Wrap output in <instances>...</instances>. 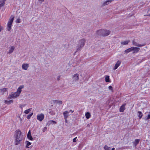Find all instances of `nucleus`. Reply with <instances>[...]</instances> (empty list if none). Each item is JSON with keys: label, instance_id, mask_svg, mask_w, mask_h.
Instances as JSON below:
<instances>
[{"label": "nucleus", "instance_id": "obj_1", "mask_svg": "<svg viewBox=\"0 0 150 150\" xmlns=\"http://www.w3.org/2000/svg\"><path fill=\"white\" fill-rule=\"evenodd\" d=\"M21 132L20 130L16 131L14 135L15 138V144L17 145L20 144V142L22 140V136L21 135Z\"/></svg>", "mask_w": 150, "mask_h": 150}, {"label": "nucleus", "instance_id": "obj_2", "mask_svg": "<svg viewBox=\"0 0 150 150\" xmlns=\"http://www.w3.org/2000/svg\"><path fill=\"white\" fill-rule=\"evenodd\" d=\"M110 33V31L107 30H97L96 34L98 36H105L109 35Z\"/></svg>", "mask_w": 150, "mask_h": 150}, {"label": "nucleus", "instance_id": "obj_3", "mask_svg": "<svg viewBox=\"0 0 150 150\" xmlns=\"http://www.w3.org/2000/svg\"><path fill=\"white\" fill-rule=\"evenodd\" d=\"M86 42V40L84 39L83 38L79 40L78 43L76 46L77 50L75 53L78 51H80Z\"/></svg>", "mask_w": 150, "mask_h": 150}, {"label": "nucleus", "instance_id": "obj_4", "mask_svg": "<svg viewBox=\"0 0 150 150\" xmlns=\"http://www.w3.org/2000/svg\"><path fill=\"white\" fill-rule=\"evenodd\" d=\"M14 18V16L13 15H11L7 23V30L10 31L11 28V25Z\"/></svg>", "mask_w": 150, "mask_h": 150}, {"label": "nucleus", "instance_id": "obj_5", "mask_svg": "<svg viewBox=\"0 0 150 150\" xmlns=\"http://www.w3.org/2000/svg\"><path fill=\"white\" fill-rule=\"evenodd\" d=\"M19 96L18 93H17L16 92L15 93H11V94L8 96V98L9 99H11V98H15L17 97H18Z\"/></svg>", "mask_w": 150, "mask_h": 150}, {"label": "nucleus", "instance_id": "obj_6", "mask_svg": "<svg viewBox=\"0 0 150 150\" xmlns=\"http://www.w3.org/2000/svg\"><path fill=\"white\" fill-rule=\"evenodd\" d=\"M132 45L135 46L141 47L144 46L145 44L144 43L142 44H139L137 42L134 40H133L132 41Z\"/></svg>", "mask_w": 150, "mask_h": 150}, {"label": "nucleus", "instance_id": "obj_7", "mask_svg": "<svg viewBox=\"0 0 150 150\" xmlns=\"http://www.w3.org/2000/svg\"><path fill=\"white\" fill-rule=\"evenodd\" d=\"M44 115L43 114L41 113L40 114H38L37 115V119L40 121H42L44 119Z\"/></svg>", "mask_w": 150, "mask_h": 150}, {"label": "nucleus", "instance_id": "obj_8", "mask_svg": "<svg viewBox=\"0 0 150 150\" xmlns=\"http://www.w3.org/2000/svg\"><path fill=\"white\" fill-rule=\"evenodd\" d=\"M73 81H76L79 79V75L78 74H74L72 76Z\"/></svg>", "mask_w": 150, "mask_h": 150}, {"label": "nucleus", "instance_id": "obj_9", "mask_svg": "<svg viewBox=\"0 0 150 150\" xmlns=\"http://www.w3.org/2000/svg\"><path fill=\"white\" fill-rule=\"evenodd\" d=\"M29 66V65L28 64L24 63L22 65V69L23 70H27Z\"/></svg>", "mask_w": 150, "mask_h": 150}, {"label": "nucleus", "instance_id": "obj_10", "mask_svg": "<svg viewBox=\"0 0 150 150\" xmlns=\"http://www.w3.org/2000/svg\"><path fill=\"white\" fill-rule=\"evenodd\" d=\"M121 63V62L120 60H118L116 64L113 68L114 70H115L119 67Z\"/></svg>", "mask_w": 150, "mask_h": 150}, {"label": "nucleus", "instance_id": "obj_11", "mask_svg": "<svg viewBox=\"0 0 150 150\" xmlns=\"http://www.w3.org/2000/svg\"><path fill=\"white\" fill-rule=\"evenodd\" d=\"M133 48H134L133 49V54L137 53L139 51L140 48L139 47H133Z\"/></svg>", "mask_w": 150, "mask_h": 150}, {"label": "nucleus", "instance_id": "obj_12", "mask_svg": "<svg viewBox=\"0 0 150 150\" xmlns=\"http://www.w3.org/2000/svg\"><path fill=\"white\" fill-rule=\"evenodd\" d=\"M24 86L23 85L21 86H19L17 89L16 92L20 95L22 89L23 88Z\"/></svg>", "mask_w": 150, "mask_h": 150}, {"label": "nucleus", "instance_id": "obj_13", "mask_svg": "<svg viewBox=\"0 0 150 150\" xmlns=\"http://www.w3.org/2000/svg\"><path fill=\"white\" fill-rule=\"evenodd\" d=\"M126 104H123L120 108V111L121 112H123L125 109V106Z\"/></svg>", "mask_w": 150, "mask_h": 150}, {"label": "nucleus", "instance_id": "obj_14", "mask_svg": "<svg viewBox=\"0 0 150 150\" xmlns=\"http://www.w3.org/2000/svg\"><path fill=\"white\" fill-rule=\"evenodd\" d=\"M133 48H133V47H132L126 50L125 51V53L127 54L130 52L133 51Z\"/></svg>", "mask_w": 150, "mask_h": 150}, {"label": "nucleus", "instance_id": "obj_15", "mask_svg": "<svg viewBox=\"0 0 150 150\" xmlns=\"http://www.w3.org/2000/svg\"><path fill=\"white\" fill-rule=\"evenodd\" d=\"M6 1V0H1L0 1V3H1V4H0V9L1 7L4 6Z\"/></svg>", "mask_w": 150, "mask_h": 150}, {"label": "nucleus", "instance_id": "obj_16", "mask_svg": "<svg viewBox=\"0 0 150 150\" xmlns=\"http://www.w3.org/2000/svg\"><path fill=\"white\" fill-rule=\"evenodd\" d=\"M69 112L67 111H65L63 112V115L64 118H67L69 116Z\"/></svg>", "mask_w": 150, "mask_h": 150}, {"label": "nucleus", "instance_id": "obj_17", "mask_svg": "<svg viewBox=\"0 0 150 150\" xmlns=\"http://www.w3.org/2000/svg\"><path fill=\"white\" fill-rule=\"evenodd\" d=\"M15 49V47L14 46H12L11 47L10 49L9 50V51L8 52V54H11V53Z\"/></svg>", "mask_w": 150, "mask_h": 150}, {"label": "nucleus", "instance_id": "obj_18", "mask_svg": "<svg viewBox=\"0 0 150 150\" xmlns=\"http://www.w3.org/2000/svg\"><path fill=\"white\" fill-rule=\"evenodd\" d=\"M129 41V40H127L122 42H121V44L122 45H127L128 44Z\"/></svg>", "mask_w": 150, "mask_h": 150}, {"label": "nucleus", "instance_id": "obj_19", "mask_svg": "<svg viewBox=\"0 0 150 150\" xmlns=\"http://www.w3.org/2000/svg\"><path fill=\"white\" fill-rule=\"evenodd\" d=\"M54 103H56V104H61L62 103V101L61 100H54L53 101Z\"/></svg>", "mask_w": 150, "mask_h": 150}, {"label": "nucleus", "instance_id": "obj_20", "mask_svg": "<svg viewBox=\"0 0 150 150\" xmlns=\"http://www.w3.org/2000/svg\"><path fill=\"white\" fill-rule=\"evenodd\" d=\"M112 1V0H107L105 1L103 4L102 5L103 6H105L109 4V2H111Z\"/></svg>", "mask_w": 150, "mask_h": 150}, {"label": "nucleus", "instance_id": "obj_21", "mask_svg": "<svg viewBox=\"0 0 150 150\" xmlns=\"http://www.w3.org/2000/svg\"><path fill=\"white\" fill-rule=\"evenodd\" d=\"M138 116L139 119L141 118L143 116V114L141 111H139L138 112Z\"/></svg>", "mask_w": 150, "mask_h": 150}, {"label": "nucleus", "instance_id": "obj_22", "mask_svg": "<svg viewBox=\"0 0 150 150\" xmlns=\"http://www.w3.org/2000/svg\"><path fill=\"white\" fill-rule=\"evenodd\" d=\"M85 116L86 118L89 119L91 116V115H90V113L89 112H87L85 114Z\"/></svg>", "mask_w": 150, "mask_h": 150}, {"label": "nucleus", "instance_id": "obj_23", "mask_svg": "<svg viewBox=\"0 0 150 150\" xmlns=\"http://www.w3.org/2000/svg\"><path fill=\"white\" fill-rule=\"evenodd\" d=\"M25 143H26V145L25 146L26 148H29V146L31 145V143L28 141H26Z\"/></svg>", "mask_w": 150, "mask_h": 150}, {"label": "nucleus", "instance_id": "obj_24", "mask_svg": "<svg viewBox=\"0 0 150 150\" xmlns=\"http://www.w3.org/2000/svg\"><path fill=\"white\" fill-rule=\"evenodd\" d=\"M105 81L106 82H110V79L109 77L108 76H107L105 78Z\"/></svg>", "mask_w": 150, "mask_h": 150}, {"label": "nucleus", "instance_id": "obj_25", "mask_svg": "<svg viewBox=\"0 0 150 150\" xmlns=\"http://www.w3.org/2000/svg\"><path fill=\"white\" fill-rule=\"evenodd\" d=\"M13 101L12 100H6L5 101V103L6 104H10L11 103H13Z\"/></svg>", "mask_w": 150, "mask_h": 150}, {"label": "nucleus", "instance_id": "obj_26", "mask_svg": "<svg viewBox=\"0 0 150 150\" xmlns=\"http://www.w3.org/2000/svg\"><path fill=\"white\" fill-rule=\"evenodd\" d=\"M104 149L105 150H110V147H108L107 145H105L104 147Z\"/></svg>", "mask_w": 150, "mask_h": 150}, {"label": "nucleus", "instance_id": "obj_27", "mask_svg": "<svg viewBox=\"0 0 150 150\" xmlns=\"http://www.w3.org/2000/svg\"><path fill=\"white\" fill-rule=\"evenodd\" d=\"M33 114V112H32L31 113H30V114H29L27 116V118L28 119H29L30 118V117L32 116Z\"/></svg>", "mask_w": 150, "mask_h": 150}, {"label": "nucleus", "instance_id": "obj_28", "mask_svg": "<svg viewBox=\"0 0 150 150\" xmlns=\"http://www.w3.org/2000/svg\"><path fill=\"white\" fill-rule=\"evenodd\" d=\"M27 138L30 140H33V138L31 135H27Z\"/></svg>", "mask_w": 150, "mask_h": 150}, {"label": "nucleus", "instance_id": "obj_29", "mask_svg": "<svg viewBox=\"0 0 150 150\" xmlns=\"http://www.w3.org/2000/svg\"><path fill=\"white\" fill-rule=\"evenodd\" d=\"M30 110L31 109H30L26 110L24 111V113L26 114H27L30 111Z\"/></svg>", "mask_w": 150, "mask_h": 150}, {"label": "nucleus", "instance_id": "obj_30", "mask_svg": "<svg viewBox=\"0 0 150 150\" xmlns=\"http://www.w3.org/2000/svg\"><path fill=\"white\" fill-rule=\"evenodd\" d=\"M7 91V89L6 88H3V89H1L0 90V91L1 92H2L3 93L5 92H6Z\"/></svg>", "mask_w": 150, "mask_h": 150}, {"label": "nucleus", "instance_id": "obj_31", "mask_svg": "<svg viewBox=\"0 0 150 150\" xmlns=\"http://www.w3.org/2000/svg\"><path fill=\"white\" fill-rule=\"evenodd\" d=\"M16 23H19L21 22V19L20 18H17L16 21Z\"/></svg>", "mask_w": 150, "mask_h": 150}, {"label": "nucleus", "instance_id": "obj_32", "mask_svg": "<svg viewBox=\"0 0 150 150\" xmlns=\"http://www.w3.org/2000/svg\"><path fill=\"white\" fill-rule=\"evenodd\" d=\"M150 118V112H149V115L146 117V120H148Z\"/></svg>", "mask_w": 150, "mask_h": 150}, {"label": "nucleus", "instance_id": "obj_33", "mask_svg": "<svg viewBox=\"0 0 150 150\" xmlns=\"http://www.w3.org/2000/svg\"><path fill=\"white\" fill-rule=\"evenodd\" d=\"M135 141L136 143V144L137 145L138 144L139 141V140L138 139H136L135 140Z\"/></svg>", "mask_w": 150, "mask_h": 150}, {"label": "nucleus", "instance_id": "obj_34", "mask_svg": "<svg viewBox=\"0 0 150 150\" xmlns=\"http://www.w3.org/2000/svg\"><path fill=\"white\" fill-rule=\"evenodd\" d=\"M25 105H21L20 106V108L21 109H22L23 107L25 106Z\"/></svg>", "mask_w": 150, "mask_h": 150}, {"label": "nucleus", "instance_id": "obj_35", "mask_svg": "<svg viewBox=\"0 0 150 150\" xmlns=\"http://www.w3.org/2000/svg\"><path fill=\"white\" fill-rule=\"evenodd\" d=\"M108 88H109V89L110 90H111V91H112L113 90V88L111 86H109L108 87Z\"/></svg>", "mask_w": 150, "mask_h": 150}, {"label": "nucleus", "instance_id": "obj_36", "mask_svg": "<svg viewBox=\"0 0 150 150\" xmlns=\"http://www.w3.org/2000/svg\"><path fill=\"white\" fill-rule=\"evenodd\" d=\"M77 138V137H75V138H74L73 140V142H76V139Z\"/></svg>", "mask_w": 150, "mask_h": 150}, {"label": "nucleus", "instance_id": "obj_37", "mask_svg": "<svg viewBox=\"0 0 150 150\" xmlns=\"http://www.w3.org/2000/svg\"><path fill=\"white\" fill-rule=\"evenodd\" d=\"M60 76H61L60 75H59L57 77V78L58 81H59L60 80Z\"/></svg>", "mask_w": 150, "mask_h": 150}, {"label": "nucleus", "instance_id": "obj_38", "mask_svg": "<svg viewBox=\"0 0 150 150\" xmlns=\"http://www.w3.org/2000/svg\"><path fill=\"white\" fill-rule=\"evenodd\" d=\"M47 129V128L46 127H44L42 130L43 132H45Z\"/></svg>", "mask_w": 150, "mask_h": 150}, {"label": "nucleus", "instance_id": "obj_39", "mask_svg": "<svg viewBox=\"0 0 150 150\" xmlns=\"http://www.w3.org/2000/svg\"><path fill=\"white\" fill-rule=\"evenodd\" d=\"M3 29V27L0 26V32Z\"/></svg>", "mask_w": 150, "mask_h": 150}, {"label": "nucleus", "instance_id": "obj_40", "mask_svg": "<svg viewBox=\"0 0 150 150\" xmlns=\"http://www.w3.org/2000/svg\"><path fill=\"white\" fill-rule=\"evenodd\" d=\"M31 135V132H30V130H29V131L28 132V134H27V135Z\"/></svg>", "mask_w": 150, "mask_h": 150}, {"label": "nucleus", "instance_id": "obj_41", "mask_svg": "<svg viewBox=\"0 0 150 150\" xmlns=\"http://www.w3.org/2000/svg\"><path fill=\"white\" fill-rule=\"evenodd\" d=\"M64 120H65V122L66 123H68V121H67V118H64Z\"/></svg>", "mask_w": 150, "mask_h": 150}, {"label": "nucleus", "instance_id": "obj_42", "mask_svg": "<svg viewBox=\"0 0 150 150\" xmlns=\"http://www.w3.org/2000/svg\"><path fill=\"white\" fill-rule=\"evenodd\" d=\"M39 1H41L42 2H43L44 1V0H38Z\"/></svg>", "mask_w": 150, "mask_h": 150}, {"label": "nucleus", "instance_id": "obj_43", "mask_svg": "<svg viewBox=\"0 0 150 150\" xmlns=\"http://www.w3.org/2000/svg\"><path fill=\"white\" fill-rule=\"evenodd\" d=\"M52 121L54 124L56 123V122L52 120Z\"/></svg>", "mask_w": 150, "mask_h": 150}, {"label": "nucleus", "instance_id": "obj_44", "mask_svg": "<svg viewBox=\"0 0 150 150\" xmlns=\"http://www.w3.org/2000/svg\"><path fill=\"white\" fill-rule=\"evenodd\" d=\"M70 112H71V113H72L74 112V111H72L71 110H70Z\"/></svg>", "mask_w": 150, "mask_h": 150}, {"label": "nucleus", "instance_id": "obj_45", "mask_svg": "<svg viewBox=\"0 0 150 150\" xmlns=\"http://www.w3.org/2000/svg\"><path fill=\"white\" fill-rule=\"evenodd\" d=\"M52 115H55V113L54 112H52Z\"/></svg>", "mask_w": 150, "mask_h": 150}, {"label": "nucleus", "instance_id": "obj_46", "mask_svg": "<svg viewBox=\"0 0 150 150\" xmlns=\"http://www.w3.org/2000/svg\"><path fill=\"white\" fill-rule=\"evenodd\" d=\"M115 149L114 148H113L112 149V150H115Z\"/></svg>", "mask_w": 150, "mask_h": 150}, {"label": "nucleus", "instance_id": "obj_47", "mask_svg": "<svg viewBox=\"0 0 150 150\" xmlns=\"http://www.w3.org/2000/svg\"><path fill=\"white\" fill-rule=\"evenodd\" d=\"M150 11V8L148 9V11L149 12Z\"/></svg>", "mask_w": 150, "mask_h": 150}, {"label": "nucleus", "instance_id": "obj_48", "mask_svg": "<svg viewBox=\"0 0 150 150\" xmlns=\"http://www.w3.org/2000/svg\"><path fill=\"white\" fill-rule=\"evenodd\" d=\"M146 16H150V14L149 15H146Z\"/></svg>", "mask_w": 150, "mask_h": 150}, {"label": "nucleus", "instance_id": "obj_49", "mask_svg": "<svg viewBox=\"0 0 150 150\" xmlns=\"http://www.w3.org/2000/svg\"><path fill=\"white\" fill-rule=\"evenodd\" d=\"M21 120H22L21 119V118H20V121H21Z\"/></svg>", "mask_w": 150, "mask_h": 150}]
</instances>
